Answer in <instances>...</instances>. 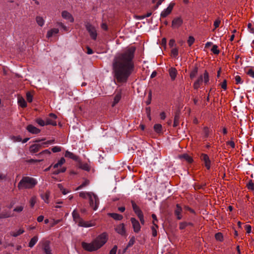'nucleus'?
Segmentation results:
<instances>
[{
	"mask_svg": "<svg viewBox=\"0 0 254 254\" xmlns=\"http://www.w3.org/2000/svg\"><path fill=\"white\" fill-rule=\"evenodd\" d=\"M36 19L37 24L40 26H43L44 25L45 21L43 17L41 16H37Z\"/></svg>",
	"mask_w": 254,
	"mask_h": 254,
	"instance_id": "32",
	"label": "nucleus"
},
{
	"mask_svg": "<svg viewBox=\"0 0 254 254\" xmlns=\"http://www.w3.org/2000/svg\"><path fill=\"white\" fill-rule=\"evenodd\" d=\"M59 32V30L58 28H53L50 30L48 31L47 34V37L50 38L52 36L57 34Z\"/></svg>",
	"mask_w": 254,
	"mask_h": 254,
	"instance_id": "21",
	"label": "nucleus"
},
{
	"mask_svg": "<svg viewBox=\"0 0 254 254\" xmlns=\"http://www.w3.org/2000/svg\"><path fill=\"white\" fill-rule=\"evenodd\" d=\"M85 26L91 38L93 40H96L97 36L96 28L89 23H87Z\"/></svg>",
	"mask_w": 254,
	"mask_h": 254,
	"instance_id": "8",
	"label": "nucleus"
},
{
	"mask_svg": "<svg viewBox=\"0 0 254 254\" xmlns=\"http://www.w3.org/2000/svg\"><path fill=\"white\" fill-rule=\"evenodd\" d=\"M62 16L63 18L70 22H73L74 21V18L72 15L66 10H64L62 12Z\"/></svg>",
	"mask_w": 254,
	"mask_h": 254,
	"instance_id": "14",
	"label": "nucleus"
},
{
	"mask_svg": "<svg viewBox=\"0 0 254 254\" xmlns=\"http://www.w3.org/2000/svg\"><path fill=\"white\" fill-rule=\"evenodd\" d=\"M248 28L251 33H254V26L252 23H249L248 24Z\"/></svg>",
	"mask_w": 254,
	"mask_h": 254,
	"instance_id": "54",
	"label": "nucleus"
},
{
	"mask_svg": "<svg viewBox=\"0 0 254 254\" xmlns=\"http://www.w3.org/2000/svg\"><path fill=\"white\" fill-rule=\"evenodd\" d=\"M135 239L134 237H132L129 240L128 243L127 244V247H130L132 246L135 243Z\"/></svg>",
	"mask_w": 254,
	"mask_h": 254,
	"instance_id": "48",
	"label": "nucleus"
},
{
	"mask_svg": "<svg viewBox=\"0 0 254 254\" xmlns=\"http://www.w3.org/2000/svg\"><path fill=\"white\" fill-rule=\"evenodd\" d=\"M38 240V238L37 236H34V237H33L31 239V240L29 243V247L30 248L33 247L35 245V244L37 242Z\"/></svg>",
	"mask_w": 254,
	"mask_h": 254,
	"instance_id": "31",
	"label": "nucleus"
},
{
	"mask_svg": "<svg viewBox=\"0 0 254 254\" xmlns=\"http://www.w3.org/2000/svg\"><path fill=\"white\" fill-rule=\"evenodd\" d=\"M235 83L237 84L243 83V81H242L241 77L239 75H237L235 77Z\"/></svg>",
	"mask_w": 254,
	"mask_h": 254,
	"instance_id": "46",
	"label": "nucleus"
},
{
	"mask_svg": "<svg viewBox=\"0 0 254 254\" xmlns=\"http://www.w3.org/2000/svg\"><path fill=\"white\" fill-rule=\"evenodd\" d=\"M37 202V198L36 196H32L30 200V204L31 207H34Z\"/></svg>",
	"mask_w": 254,
	"mask_h": 254,
	"instance_id": "40",
	"label": "nucleus"
},
{
	"mask_svg": "<svg viewBox=\"0 0 254 254\" xmlns=\"http://www.w3.org/2000/svg\"><path fill=\"white\" fill-rule=\"evenodd\" d=\"M183 23V20L179 17L175 18L172 23V27L174 28L179 27Z\"/></svg>",
	"mask_w": 254,
	"mask_h": 254,
	"instance_id": "19",
	"label": "nucleus"
},
{
	"mask_svg": "<svg viewBox=\"0 0 254 254\" xmlns=\"http://www.w3.org/2000/svg\"><path fill=\"white\" fill-rule=\"evenodd\" d=\"M135 48L127 47L117 53L112 62L113 74L117 84L126 83L134 69Z\"/></svg>",
	"mask_w": 254,
	"mask_h": 254,
	"instance_id": "1",
	"label": "nucleus"
},
{
	"mask_svg": "<svg viewBox=\"0 0 254 254\" xmlns=\"http://www.w3.org/2000/svg\"><path fill=\"white\" fill-rule=\"evenodd\" d=\"M121 93L117 94L114 98V101L112 104V106H115L121 100Z\"/></svg>",
	"mask_w": 254,
	"mask_h": 254,
	"instance_id": "28",
	"label": "nucleus"
},
{
	"mask_svg": "<svg viewBox=\"0 0 254 254\" xmlns=\"http://www.w3.org/2000/svg\"><path fill=\"white\" fill-rule=\"evenodd\" d=\"M209 74L207 71H205L203 75H200L193 85L194 89H198L203 81L205 84L209 82Z\"/></svg>",
	"mask_w": 254,
	"mask_h": 254,
	"instance_id": "4",
	"label": "nucleus"
},
{
	"mask_svg": "<svg viewBox=\"0 0 254 254\" xmlns=\"http://www.w3.org/2000/svg\"><path fill=\"white\" fill-rule=\"evenodd\" d=\"M200 159L204 162L206 168L209 170L211 167V162L207 154H202L200 156Z\"/></svg>",
	"mask_w": 254,
	"mask_h": 254,
	"instance_id": "13",
	"label": "nucleus"
},
{
	"mask_svg": "<svg viewBox=\"0 0 254 254\" xmlns=\"http://www.w3.org/2000/svg\"><path fill=\"white\" fill-rule=\"evenodd\" d=\"M18 104L22 108H25L27 106V103L25 99L22 97L18 98Z\"/></svg>",
	"mask_w": 254,
	"mask_h": 254,
	"instance_id": "25",
	"label": "nucleus"
},
{
	"mask_svg": "<svg viewBox=\"0 0 254 254\" xmlns=\"http://www.w3.org/2000/svg\"><path fill=\"white\" fill-rule=\"evenodd\" d=\"M87 54L88 55H90L93 53L92 50L89 47H87Z\"/></svg>",
	"mask_w": 254,
	"mask_h": 254,
	"instance_id": "63",
	"label": "nucleus"
},
{
	"mask_svg": "<svg viewBox=\"0 0 254 254\" xmlns=\"http://www.w3.org/2000/svg\"><path fill=\"white\" fill-rule=\"evenodd\" d=\"M54 142V140H50L43 143L42 145L39 144H35L30 146L29 150L31 153H36L39 151L42 145H43L44 147H47L49 144H52Z\"/></svg>",
	"mask_w": 254,
	"mask_h": 254,
	"instance_id": "7",
	"label": "nucleus"
},
{
	"mask_svg": "<svg viewBox=\"0 0 254 254\" xmlns=\"http://www.w3.org/2000/svg\"><path fill=\"white\" fill-rule=\"evenodd\" d=\"M246 73L249 76L254 78V70L252 68L248 69Z\"/></svg>",
	"mask_w": 254,
	"mask_h": 254,
	"instance_id": "44",
	"label": "nucleus"
},
{
	"mask_svg": "<svg viewBox=\"0 0 254 254\" xmlns=\"http://www.w3.org/2000/svg\"><path fill=\"white\" fill-rule=\"evenodd\" d=\"M26 99L28 102H32L33 100V96L30 92L26 93Z\"/></svg>",
	"mask_w": 254,
	"mask_h": 254,
	"instance_id": "47",
	"label": "nucleus"
},
{
	"mask_svg": "<svg viewBox=\"0 0 254 254\" xmlns=\"http://www.w3.org/2000/svg\"><path fill=\"white\" fill-rule=\"evenodd\" d=\"M49 116L52 119H50V118L46 119V121H45L46 125H51L53 126H56L57 125V122L55 120L57 118V116L53 113L50 114Z\"/></svg>",
	"mask_w": 254,
	"mask_h": 254,
	"instance_id": "11",
	"label": "nucleus"
},
{
	"mask_svg": "<svg viewBox=\"0 0 254 254\" xmlns=\"http://www.w3.org/2000/svg\"><path fill=\"white\" fill-rule=\"evenodd\" d=\"M58 188L64 194H66L70 191V190L64 189L62 184H58Z\"/></svg>",
	"mask_w": 254,
	"mask_h": 254,
	"instance_id": "36",
	"label": "nucleus"
},
{
	"mask_svg": "<svg viewBox=\"0 0 254 254\" xmlns=\"http://www.w3.org/2000/svg\"><path fill=\"white\" fill-rule=\"evenodd\" d=\"M91 192H86V191H81L79 193V195L80 197L83 198H88L91 194Z\"/></svg>",
	"mask_w": 254,
	"mask_h": 254,
	"instance_id": "29",
	"label": "nucleus"
},
{
	"mask_svg": "<svg viewBox=\"0 0 254 254\" xmlns=\"http://www.w3.org/2000/svg\"><path fill=\"white\" fill-rule=\"evenodd\" d=\"M211 51L214 54L218 55L219 53V50L218 49V46L216 45L213 46Z\"/></svg>",
	"mask_w": 254,
	"mask_h": 254,
	"instance_id": "41",
	"label": "nucleus"
},
{
	"mask_svg": "<svg viewBox=\"0 0 254 254\" xmlns=\"http://www.w3.org/2000/svg\"><path fill=\"white\" fill-rule=\"evenodd\" d=\"M115 231L122 236H127L125 225L124 223H120L115 227Z\"/></svg>",
	"mask_w": 254,
	"mask_h": 254,
	"instance_id": "9",
	"label": "nucleus"
},
{
	"mask_svg": "<svg viewBox=\"0 0 254 254\" xmlns=\"http://www.w3.org/2000/svg\"><path fill=\"white\" fill-rule=\"evenodd\" d=\"M245 230H246L247 233L249 234L251 232L252 227L250 225H246L245 226Z\"/></svg>",
	"mask_w": 254,
	"mask_h": 254,
	"instance_id": "57",
	"label": "nucleus"
},
{
	"mask_svg": "<svg viewBox=\"0 0 254 254\" xmlns=\"http://www.w3.org/2000/svg\"><path fill=\"white\" fill-rule=\"evenodd\" d=\"M181 159L185 160L188 163H191L192 161V158L187 154H184L179 156Z\"/></svg>",
	"mask_w": 254,
	"mask_h": 254,
	"instance_id": "23",
	"label": "nucleus"
},
{
	"mask_svg": "<svg viewBox=\"0 0 254 254\" xmlns=\"http://www.w3.org/2000/svg\"><path fill=\"white\" fill-rule=\"evenodd\" d=\"M72 215L74 221L77 224H78L79 222L82 219V218H80L78 213L75 210H73L72 213Z\"/></svg>",
	"mask_w": 254,
	"mask_h": 254,
	"instance_id": "22",
	"label": "nucleus"
},
{
	"mask_svg": "<svg viewBox=\"0 0 254 254\" xmlns=\"http://www.w3.org/2000/svg\"><path fill=\"white\" fill-rule=\"evenodd\" d=\"M130 221L135 233H138L140 230V225L138 220L134 218H131Z\"/></svg>",
	"mask_w": 254,
	"mask_h": 254,
	"instance_id": "10",
	"label": "nucleus"
},
{
	"mask_svg": "<svg viewBox=\"0 0 254 254\" xmlns=\"http://www.w3.org/2000/svg\"><path fill=\"white\" fill-rule=\"evenodd\" d=\"M173 7V5L170 4L168 7L165 9L161 13V16L162 17H166L168 16L172 11Z\"/></svg>",
	"mask_w": 254,
	"mask_h": 254,
	"instance_id": "17",
	"label": "nucleus"
},
{
	"mask_svg": "<svg viewBox=\"0 0 254 254\" xmlns=\"http://www.w3.org/2000/svg\"><path fill=\"white\" fill-rule=\"evenodd\" d=\"M164 0H153V3L156 2V4L155 6V9L158 8V6L162 3Z\"/></svg>",
	"mask_w": 254,
	"mask_h": 254,
	"instance_id": "49",
	"label": "nucleus"
},
{
	"mask_svg": "<svg viewBox=\"0 0 254 254\" xmlns=\"http://www.w3.org/2000/svg\"><path fill=\"white\" fill-rule=\"evenodd\" d=\"M152 218L153 219V225H155L156 228H158V226H157V225L156 224V223L157 222L158 220H157V217H156V215L154 214H153L152 215Z\"/></svg>",
	"mask_w": 254,
	"mask_h": 254,
	"instance_id": "52",
	"label": "nucleus"
},
{
	"mask_svg": "<svg viewBox=\"0 0 254 254\" xmlns=\"http://www.w3.org/2000/svg\"><path fill=\"white\" fill-rule=\"evenodd\" d=\"M52 150L53 152H58L61 151V148L58 146H54L52 148Z\"/></svg>",
	"mask_w": 254,
	"mask_h": 254,
	"instance_id": "56",
	"label": "nucleus"
},
{
	"mask_svg": "<svg viewBox=\"0 0 254 254\" xmlns=\"http://www.w3.org/2000/svg\"><path fill=\"white\" fill-rule=\"evenodd\" d=\"M64 156L65 157L71 158L74 160H76L77 159V157L76 155L68 151H66Z\"/></svg>",
	"mask_w": 254,
	"mask_h": 254,
	"instance_id": "26",
	"label": "nucleus"
},
{
	"mask_svg": "<svg viewBox=\"0 0 254 254\" xmlns=\"http://www.w3.org/2000/svg\"><path fill=\"white\" fill-rule=\"evenodd\" d=\"M215 238L216 239L221 241L223 240V236L221 233H218L216 234L215 235Z\"/></svg>",
	"mask_w": 254,
	"mask_h": 254,
	"instance_id": "55",
	"label": "nucleus"
},
{
	"mask_svg": "<svg viewBox=\"0 0 254 254\" xmlns=\"http://www.w3.org/2000/svg\"><path fill=\"white\" fill-rule=\"evenodd\" d=\"M108 239V234L104 232L98 235L90 243L82 242L81 247L85 251L87 252H92L96 251L105 244Z\"/></svg>",
	"mask_w": 254,
	"mask_h": 254,
	"instance_id": "2",
	"label": "nucleus"
},
{
	"mask_svg": "<svg viewBox=\"0 0 254 254\" xmlns=\"http://www.w3.org/2000/svg\"><path fill=\"white\" fill-rule=\"evenodd\" d=\"M175 44V40L174 39H171L169 41V45L171 47H173Z\"/></svg>",
	"mask_w": 254,
	"mask_h": 254,
	"instance_id": "62",
	"label": "nucleus"
},
{
	"mask_svg": "<svg viewBox=\"0 0 254 254\" xmlns=\"http://www.w3.org/2000/svg\"><path fill=\"white\" fill-rule=\"evenodd\" d=\"M37 184V180L32 177H24L18 185L19 189H32Z\"/></svg>",
	"mask_w": 254,
	"mask_h": 254,
	"instance_id": "3",
	"label": "nucleus"
},
{
	"mask_svg": "<svg viewBox=\"0 0 254 254\" xmlns=\"http://www.w3.org/2000/svg\"><path fill=\"white\" fill-rule=\"evenodd\" d=\"M157 229H158V228H156L155 225L151 227L152 235L153 237H156L157 235Z\"/></svg>",
	"mask_w": 254,
	"mask_h": 254,
	"instance_id": "53",
	"label": "nucleus"
},
{
	"mask_svg": "<svg viewBox=\"0 0 254 254\" xmlns=\"http://www.w3.org/2000/svg\"><path fill=\"white\" fill-rule=\"evenodd\" d=\"M44 250L46 254H52L49 245L45 246Z\"/></svg>",
	"mask_w": 254,
	"mask_h": 254,
	"instance_id": "45",
	"label": "nucleus"
},
{
	"mask_svg": "<svg viewBox=\"0 0 254 254\" xmlns=\"http://www.w3.org/2000/svg\"><path fill=\"white\" fill-rule=\"evenodd\" d=\"M227 144L229 145L232 148H235V144L233 141H230L227 142Z\"/></svg>",
	"mask_w": 254,
	"mask_h": 254,
	"instance_id": "61",
	"label": "nucleus"
},
{
	"mask_svg": "<svg viewBox=\"0 0 254 254\" xmlns=\"http://www.w3.org/2000/svg\"><path fill=\"white\" fill-rule=\"evenodd\" d=\"M194 42V38L192 36H190L188 40V43L189 46H191Z\"/></svg>",
	"mask_w": 254,
	"mask_h": 254,
	"instance_id": "50",
	"label": "nucleus"
},
{
	"mask_svg": "<svg viewBox=\"0 0 254 254\" xmlns=\"http://www.w3.org/2000/svg\"><path fill=\"white\" fill-rule=\"evenodd\" d=\"M41 154H47V155H50L51 154V152L48 149H46L44 151H43Z\"/></svg>",
	"mask_w": 254,
	"mask_h": 254,
	"instance_id": "64",
	"label": "nucleus"
},
{
	"mask_svg": "<svg viewBox=\"0 0 254 254\" xmlns=\"http://www.w3.org/2000/svg\"><path fill=\"white\" fill-rule=\"evenodd\" d=\"M108 215L112 217L114 219L116 220H121L123 218V216L119 214L118 213H109Z\"/></svg>",
	"mask_w": 254,
	"mask_h": 254,
	"instance_id": "24",
	"label": "nucleus"
},
{
	"mask_svg": "<svg viewBox=\"0 0 254 254\" xmlns=\"http://www.w3.org/2000/svg\"><path fill=\"white\" fill-rule=\"evenodd\" d=\"M220 22H221V20H220L219 18H217V19H216L214 22V29H216L217 28H218L219 25H220Z\"/></svg>",
	"mask_w": 254,
	"mask_h": 254,
	"instance_id": "51",
	"label": "nucleus"
},
{
	"mask_svg": "<svg viewBox=\"0 0 254 254\" xmlns=\"http://www.w3.org/2000/svg\"><path fill=\"white\" fill-rule=\"evenodd\" d=\"M182 211L183 210L182 207L180 205V204H177L176 205V209L174 211V213L178 220L181 219L183 217L182 215Z\"/></svg>",
	"mask_w": 254,
	"mask_h": 254,
	"instance_id": "15",
	"label": "nucleus"
},
{
	"mask_svg": "<svg viewBox=\"0 0 254 254\" xmlns=\"http://www.w3.org/2000/svg\"><path fill=\"white\" fill-rule=\"evenodd\" d=\"M42 198L44 200V201L48 203L49 202V198L50 197V192L47 191L45 193L41 195Z\"/></svg>",
	"mask_w": 254,
	"mask_h": 254,
	"instance_id": "27",
	"label": "nucleus"
},
{
	"mask_svg": "<svg viewBox=\"0 0 254 254\" xmlns=\"http://www.w3.org/2000/svg\"><path fill=\"white\" fill-rule=\"evenodd\" d=\"M179 124V116L176 115L174 121V127H177Z\"/></svg>",
	"mask_w": 254,
	"mask_h": 254,
	"instance_id": "43",
	"label": "nucleus"
},
{
	"mask_svg": "<svg viewBox=\"0 0 254 254\" xmlns=\"http://www.w3.org/2000/svg\"><path fill=\"white\" fill-rule=\"evenodd\" d=\"M247 186L249 190H254V183L252 180H251L249 182Z\"/></svg>",
	"mask_w": 254,
	"mask_h": 254,
	"instance_id": "38",
	"label": "nucleus"
},
{
	"mask_svg": "<svg viewBox=\"0 0 254 254\" xmlns=\"http://www.w3.org/2000/svg\"><path fill=\"white\" fill-rule=\"evenodd\" d=\"M188 224L189 223H187V222H181L179 224L180 229L183 230L185 229L188 226Z\"/></svg>",
	"mask_w": 254,
	"mask_h": 254,
	"instance_id": "42",
	"label": "nucleus"
},
{
	"mask_svg": "<svg viewBox=\"0 0 254 254\" xmlns=\"http://www.w3.org/2000/svg\"><path fill=\"white\" fill-rule=\"evenodd\" d=\"M221 87L224 90L227 89V81H226V80H224V81L221 83Z\"/></svg>",
	"mask_w": 254,
	"mask_h": 254,
	"instance_id": "58",
	"label": "nucleus"
},
{
	"mask_svg": "<svg viewBox=\"0 0 254 254\" xmlns=\"http://www.w3.org/2000/svg\"><path fill=\"white\" fill-rule=\"evenodd\" d=\"M169 75L172 80H174L177 76L178 72L175 67H171L169 69Z\"/></svg>",
	"mask_w": 254,
	"mask_h": 254,
	"instance_id": "20",
	"label": "nucleus"
},
{
	"mask_svg": "<svg viewBox=\"0 0 254 254\" xmlns=\"http://www.w3.org/2000/svg\"><path fill=\"white\" fill-rule=\"evenodd\" d=\"M197 72H198V68L197 67H195L194 68H193L190 72V78L191 79H193V78H194L197 73Z\"/></svg>",
	"mask_w": 254,
	"mask_h": 254,
	"instance_id": "35",
	"label": "nucleus"
},
{
	"mask_svg": "<svg viewBox=\"0 0 254 254\" xmlns=\"http://www.w3.org/2000/svg\"><path fill=\"white\" fill-rule=\"evenodd\" d=\"M36 123L41 126L46 125V122L41 118H38L36 120Z\"/></svg>",
	"mask_w": 254,
	"mask_h": 254,
	"instance_id": "39",
	"label": "nucleus"
},
{
	"mask_svg": "<svg viewBox=\"0 0 254 254\" xmlns=\"http://www.w3.org/2000/svg\"><path fill=\"white\" fill-rule=\"evenodd\" d=\"M131 204L133 210L138 217L143 215L139 206H138L134 201H131Z\"/></svg>",
	"mask_w": 254,
	"mask_h": 254,
	"instance_id": "16",
	"label": "nucleus"
},
{
	"mask_svg": "<svg viewBox=\"0 0 254 254\" xmlns=\"http://www.w3.org/2000/svg\"><path fill=\"white\" fill-rule=\"evenodd\" d=\"M178 55V49L177 48H173L171 50V56L176 58Z\"/></svg>",
	"mask_w": 254,
	"mask_h": 254,
	"instance_id": "37",
	"label": "nucleus"
},
{
	"mask_svg": "<svg viewBox=\"0 0 254 254\" xmlns=\"http://www.w3.org/2000/svg\"><path fill=\"white\" fill-rule=\"evenodd\" d=\"M65 160L64 158H61L58 162L54 165L53 167V173L54 174L57 175L61 173H63L65 171V168L62 167V165L65 163Z\"/></svg>",
	"mask_w": 254,
	"mask_h": 254,
	"instance_id": "5",
	"label": "nucleus"
},
{
	"mask_svg": "<svg viewBox=\"0 0 254 254\" xmlns=\"http://www.w3.org/2000/svg\"><path fill=\"white\" fill-rule=\"evenodd\" d=\"M78 226L83 227H91L95 226V223L93 221H85L82 219L77 224Z\"/></svg>",
	"mask_w": 254,
	"mask_h": 254,
	"instance_id": "12",
	"label": "nucleus"
},
{
	"mask_svg": "<svg viewBox=\"0 0 254 254\" xmlns=\"http://www.w3.org/2000/svg\"><path fill=\"white\" fill-rule=\"evenodd\" d=\"M26 129L29 132L33 134H38L40 132V130L39 128L31 125H28Z\"/></svg>",
	"mask_w": 254,
	"mask_h": 254,
	"instance_id": "18",
	"label": "nucleus"
},
{
	"mask_svg": "<svg viewBox=\"0 0 254 254\" xmlns=\"http://www.w3.org/2000/svg\"><path fill=\"white\" fill-rule=\"evenodd\" d=\"M89 184V181L88 180H85L80 186H79L76 189V190H80L87 186Z\"/></svg>",
	"mask_w": 254,
	"mask_h": 254,
	"instance_id": "34",
	"label": "nucleus"
},
{
	"mask_svg": "<svg viewBox=\"0 0 254 254\" xmlns=\"http://www.w3.org/2000/svg\"><path fill=\"white\" fill-rule=\"evenodd\" d=\"M154 129L157 133H160L162 131V127L161 124H157L154 126Z\"/></svg>",
	"mask_w": 254,
	"mask_h": 254,
	"instance_id": "33",
	"label": "nucleus"
},
{
	"mask_svg": "<svg viewBox=\"0 0 254 254\" xmlns=\"http://www.w3.org/2000/svg\"><path fill=\"white\" fill-rule=\"evenodd\" d=\"M24 232V230L22 228H20L16 231H12L10 233L11 235L13 237H17L21 234L23 233Z\"/></svg>",
	"mask_w": 254,
	"mask_h": 254,
	"instance_id": "30",
	"label": "nucleus"
},
{
	"mask_svg": "<svg viewBox=\"0 0 254 254\" xmlns=\"http://www.w3.org/2000/svg\"><path fill=\"white\" fill-rule=\"evenodd\" d=\"M117 248V246H115L110 251L109 254H116Z\"/></svg>",
	"mask_w": 254,
	"mask_h": 254,
	"instance_id": "59",
	"label": "nucleus"
},
{
	"mask_svg": "<svg viewBox=\"0 0 254 254\" xmlns=\"http://www.w3.org/2000/svg\"><path fill=\"white\" fill-rule=\"evenodd\" d=\"M23 207L22 206H18L14 209V211L21 212L23 210Z\"/></svg>",
	"mask_w": 254,
	"mask_h": 254,
	"instance_id": "60",
	"label": "nucleus"
},
{
	"mask_svg": "<svg viewBox=\"0 0 254 254\" xmlns=\"http://www.w3.org/2000/svg\"><path fill=\"white\" fill-rule=\"evenodd\" d=\"M91 194L88 197L90 206L93 208L94 210H96L99 204V198L96 194L92 192Z\"/></svg>",
	"mask_w": 254,
	"mask_h": 254,
	"instance_id": "6",
	"label": "nucleus"
}]
</instances>
